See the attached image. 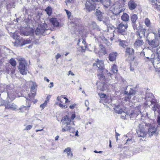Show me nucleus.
Segmentation results:
<instances>
[{
	"label": "nucleus",
	"mask_w": 160,
	"mask_h": 160,
	"mask_svg": "<svg viewBox=\"0 0 160 160\" xmlns=\"http://www.w3.org/2000/svg\"><path fill=\"white\" fill-rule=\"evenodd\" d=\"M147 116L148 118L147 122H143L139 125V131L138 133V137L144 138L147 134L151 137L153 135L157 136L158 133L157 130V127L155 122L153 119L150 118L147 113Z\"/></svg>",
	"instance_id": "nucleus-1"
},
{
	"label": "nucleus",
	"mask_w": 160,
	"mask_h": 160,
	"mask_svg": "<svg viewBox=\"0 0 160 160\" xmlns=\"http://www.w3.org/2000/svg\"><path fill=\"white\" fill-rule=\"evenodd\" d=\"M145 29H142L138 31L135 33L137 38L134 44L135 48H141L144 44V41L142 39L145 36Z\"/></svg>",
	"instance_id": "nucleus-2"
},
{
	"label": "nucleus",
	"mask_w": 160,
	"mask_h": 160,
	"mask_svg": "<svg viewBox=\"0 0 160 160\" xmlns=\"http://www.w3.org/2000/svg\"><path fill=\"white\" fill-rule=\"evenodd\" d=\"M156 34L155 32L150 33L147 36L146 41L148 44L152 48H156L159 46L160 40L156 37Z\"/></svg>",
	"instance_id": "nucleus-3"
},
{
	"label": "nucleus",
	"mask_w": 160,
	"mask_h": 160,
	"mask_svg": "<svg viewBox=\"0 0 160 160\" xmlns=\"http://www.w3.org/2000/svg\"><path fill=\"white\" fill-rule=\"evenodd\" d=\"M96 63H93V67L96 66L98 68L97 70L98 72V76L99 79L100 80H106L104 76H103V71L105 69L104 68L103 62L102 61H99Z\"/></svg>",
	"instance_id": "nucleus-4"
},
{
	"label": "nucleus",
	"mask_w": 160,
	"mask_h": 160,
	"mask_svg": "<svg viewBox=\"0 0 160 160\" xmlns=\"http://www.w3.org/2000/svg\"><path fill=\"white\" fill-rule=\"evenodd\" d=\"M154 96L152 93H146L145 99L147 104H149V103L148 102H149L151 104L154 105L152 107V110L154 112V114H155L156 108H158L159 105L157 100L154 99Z\"/></svg>",
	"instance_id": "nucleus-5"
},
{
	"label": "nucleus",
	"mask_w": 160,
	"mask_h": 160,
	"mask_svg": "<svg viewBox=\"0 0 160 160\" xmlns=\"http://www.w3.org/2000/svg\"><path fill=\"white\" fill-rule=\"evenodd\" d=\"M141 106H138L135 107L133 111L131 112L125 113L124 112L121 116V118L123 119H125V117L127 115L130 116V118L132 119L136 118L138 116L139 113H141Z\"/></svg>",
	"instance_id": "nucleus-6"
},
{
	"label": "nucleus",
	"mask_w": 160,
	"mask_h": 160,
	"mask_svg": "<svg viewBox=\"0 0 160 160\" xmlns=\"http://www.w3.org/2000/svg\"><path fill=\"white\" fill-rule=\"evenodd\" d=\"M19 66L18 68L20 73L22 75H26L28 70L26 68V62L24 58H19L18 59Z\"/></svg>",
	"instance_id": "nucleus-7"
},
{
	"label": "nucleus",
	"mask_w": 160,
	"mask_h": 160,
	"mask_svg": "<svg viewBox=\"0 0 160 160\" xmlns=\"http://www.w3.org/2000/svg\"><path fill=\"white\" fill-rule=\"evenodd\" d=\"M48 29L47 28V25L45 23H42L37 28L36 30V34L37 35L42 34L45 35L44 32Z\"/></svg>",
	"instance_id": "nucleus-8"
},
{
	"label": "nucleus",
	"mask_w": 160,
	"mask_h": 160,
	"mask_svg": "<svg viewBox=\"0 0 160 160\" xmlns=\"http://www.w3.org/2000/svg\"><path fill=\"white\" fill-rule=\"evenodd\" d=\"M128 27L127 24H124L123 22L119 24L115 29L117 30L118 33L122 35H124L127 34L126 30Z\"/></svg>",
	"instance_id": "nucleus-9"
},
{
	"label": "nucleus",
	"mask_w": 160,
	"mask_h": 160,
	"mask_svg": "<svg viewBox=\"0 0 160 160\" xmlns=\"http://www.w3.org/2000/svg\"><path fill=\"white\" fill-rule=\"evenodd\" d=\"M95 14L97 17V19L99 21H102L104 23L106 24L105 18V19H107V18L106 17L105 18L104 16H103L102 12L100 10L97 9Z\"/></svg>",
	"instance_id": "nucleus-10"
},
{
	"label": "nucleus",
	"mask_w": 160,
	"mask_h": 160,
	"mask_svg": "<svg viewBox=\"0 0 160 160\" xmlns=\"http://www.w3.org/2000/svg\"><path fill=\"white\" fill-rule=\"evenodd\" d=\"M85 8L88 12H91L95 9L96 7L94 3H91L89 1H87L85 4Z\"/></svg>",
	"instance_id": "nucleus-11"
},
{
	"label": "nucleus",
	"mask_w": 160,
	"mask_h": 160,
	"mask_svg": "<svg viewBox=\"0 0 160 160\" xmlns=\"http://www.w3.org/2000/svg\"><path fill=\"white\" fill-rule=\"evenodd\" d=\"M128 4L129 9L131 10H132L136 8L138 6V3L134 0H129Z\"/></svg>",
	"instance_id": "nucleus-12"
},
{
	"label": "nucleus",
	"mask_w": 160,
	"mask_h": 160,
	"mask_svg": "<svg viewBox=\"0 0 160 160\" xmlns=\"http://www.w3.org/2000/svg\"><path fill=\"white\" fill-rule=\"evenodd\" d=\"M5 108L10 109L13 111H16L18 110V106L15 104L12 103H8L5 105Z\"/></svg>",
	"instance_id": "nucleus-13"
},
{
	"label": "nucleus",
	"mask_w": 160,
	"mask_h": 160,
	"mask_svg": "<svg viewBox=\"0 0 160 160\" xmlns=\"http://www.w3.org/2000/svg\"><path fill=\"white\" fill-rule=\"evenodd\" d=\"M124 10V6L122 5L117 6L114 8L113 12L116 15H119Z\"/></svg>",
	"instance_id": "nucleus-14"
},
{
	"label": "nucleus",
	"mask_w": 160,
	"mask_h": 160,
	"mask_svg": "<svg viewBox=\"0 0 160 160\" xmlns=\"http://www.w3.org/2000/svg\"><path fill=\"white\" fill-rule=\"evenodd\" d=\"M117 55L118 53L116 52L110 53L109 55V60L112 62L114 61L116 59Z\"/></svg>",
	"instance_id": "nucleus-15"
},
{
	"label": "nucleus",
	"mask_w": 160,
	"mask_h": 160,
	"mask_svg": "<svg viewBox=\"0 0 160 160\" xmlns=\"http://www.w3.org/2000/svg\"><path fill=\"white\" fill-rule=\"evenodd\" d=\"M152 3V6L157 9H160V2H157V0H148Z\"/></svg>",
	"instance_id": "nucleus-16"
},
{
	"label": "nucleus",
	"mask_w": 160,
	"mask_h": 160,
	"mask_svg": "<svg viewBox=\"0 0 160 160\" xmlns=\"http://www.w3.org/2000/svg\"><path fill=\"white\" fill-rule=\"evenodd\" d=\"M134 53V49L130 48H127L126 49L125 53L126 56H128L129 57L130 55H132Z\"/></svg>",
	"instance_id": "nucleus-17"
},
{
	"label": "nucleus",
	"mask_w": 160,
	"mask_h": 160,
	"mask_svg": "<svg viewBox=\"0 0 160 160\" xmlns=\"http://www.w3.org/2000/svg\"><path fill=\"white\" fill-rule=\"evenodd\" d=\"M63 152L67 153L68 157L69 158H71L73 156L71 148L70 147H68L65 149L63 151Z\"/></svg>",
	"instance_id": "nucleus-18"
},
{
	"label": "nucleus",
	"mask_w": 160,
	"mask_h": 160,
	"mask_svg": "<svg viewBox=\"0 0 160 160\" xmlns=\"http://www.w3.org/2000/svg\"><path fill=\"white\" fill-rule=\"evenodd\" d=\"M108 72V70H106V69H105L103 71V72H104L105 74V75L106 76L108 77V78H106L105 76H104V77H105V78H106V80H105L106 81H108L109 80H110V78L111 77V76L112 74V73H112L111 72ZM103 76H104V75H103ZM102 80V81L103 80Z\"/></svg>",
	"instance_id": "nucleus-19"
},
{
	"label": "nucleus",
	"mask_w": 160,
	"mask_h": 160,
	"mask_svg": "<svg viewBox=\"0 0 160 160\" xmlns=\"http://www.w3.org/2000/svg\"><path fill=\"white\" fill-rule=\"evenodd\" d=\"M121 19L123 22H127L129 21V17L127 13H123L121 17Z\"/></svg>",
	"instance_id": "nucleus-20"
},
{
	"label": "nucleus",
	"mask_w": 160,
	"mask_h": 160,
	"mask_svg": "<svg viewBox=\"0 0 160 160\" xmlns=\"http://www.w3.org/2000/svg\"><path fill=\"white\" fill-rule=\"evenodd\" d=\"M50 21L54 26L58 27L59 25V23L58 22L56 18H51L50 19Z\"/></svg>",
	"instance_id": "nucleus-21"
},
{
	"label": "nucleus",
	"mask_w": 160,
	"mask_h": 160,
	"mask_svg": "<svg viewBox=\"0 0 160 160\" xmlns=\"http://www.w3.org/2000/svg\"><path fill=\"white\" fill-rule=\"evenodd\" d=\"M118 42H119V45L123 48H125L128 45V43L125 41L122 40L121 39H119Z\"/></svg>",
	"instance_id": "nucleus-22"
},
{
	"label": "nucleus",
	"mask_w": 160,
	"mask_h": 160,
	"mask_svg": "<svg viewBox=\"0 0 160 160\" xmlns=\"http://www.w3.org/2000/svg\"><path fill=\"white\" fill-rule=\"evenodd\" d=\"M31 106V104H28V106H22L19 109L20 110L19 112H23L25 111L28 110H29V108Z\"/></svg>",
	"instance_id": "nucleus-23"
},
{
	"label": "nucleus",
	"mask_w": 160,
	"mask_h": 160,
	"mask_svg": "<svg viewBox=\"0 0 160 160\" xmlns=\"http://www.w3.org/2000/svg\"><path fill=\"white\" fill-rule=\"evenodd\" d=\"M100 37L101 38L102 40V43H103L106 44L108 46H110L111 44V43L107 39L105 38L104 37Z\"/></svg>",
	"instance_id": "nucleus-24"
},
{
	"label": "nucleus",
	"mask_w": 160,
	"mask_h": 160,
	"mask_svg": "<svg viewBox=\"0 0 160 160\" xmlns=\"http://www.w3.org/2000/svg\"><path fill=\"white\" fill-rule=\"evenodd\" d=\"M90 27L93 29H95L98 31L100 30L99 27L97 25L96 23L95 22H92L90 25Z\"/></svg>",
	"instance_id": "nucleus-25"
},
{
	"label": "nucleus",
	"mask_w": 160,
	"mask_h": 160,
	"mask_svg": "<svg viewBox=\"0 0 160 160\" xmlns=\"http://www.w3.org/2000/svg\"><path fill=\"white\" fill-rule=\"evenodd\" d=\"M132 26L134 29V30H136V32L138 30L140 31L142 29H144V28H143L142 27V26H139L138 27V28H139V29H138L137 25L136 24V22H135L134 23H132Z\"/></svg>",
	"instance_id": "nucleus-26"
},
{
	"label": "nucleus",
	"mask_w": 160,
	"mask_h": 160,
	"mask_svg": "<svg viewBox=\"0 0 160 160\" xmlns=\"http://www.w3.org/2000/svg\"><path fill=\"white\" fill-rule=\"evenodd\" d=\"M110 71L112 73H113L116 74L118 72L117 68L115 64H113L111 66Z\"/></svg>",
	"instance_id": "nucleus-27"
},
{
	"label": "nucleus",
	"mask_w": 160,
	"mask_h": 160,
	"mask_svg": "<svg viewBox=\"0 0 160 160\" xmlns=\"http://www.w3.org/2000/svg\"><path fill=\"white\" fill-rule=\"evenodd\" d=\"M132 23L136 22V21L138 18V16L136 14H133L130 17Z\"/></svg>",
	"instance_id": "nucleus-28"
},
{
	"label": "nucleus",
	"mask_w": 160,
	"mask_h": 160,
	"mask_svg": "<svg viewBox=\"0 0 160 160\" xmlns=\"http://www.w3.org/2000/svg\"><path fill=\"white\" fill-rule=\"evenodd\" d=\"M112 3L110 0L107 1L106 3L103 4L105 8L111 9Z\"/></svg>",
	"instance_id": "nucleus-29"
},
{
	"label": "nucleus",
	"mask_w": 160,
	"mask_h": 160,
	"mask_svg": "<svg viewBox=\"0 0 160 160\" xmlns=\"http://www.w3.org/2000/svg\"><path fill=\"white\" fill-rule=\"evenodd\" d=\"M144 23L147 27L150 28L151 27V23L150 20L148 18H145L144 20Z\"/></svg>",
	"instance_id": "nucleus-30"
},
{
	"label": "nucleus",
	"mask_w": 160,
	"mask_h": 160,
	"mask_svg": "<svg viewBox=\"0 0 160 160\" xmlns=\"http://www.w3.org/2000/svg\"><path fill=\"white\" fill-rule=\"evenodd\" d=\"M63 120L65 121L64 124L67 125H69L71 121V119L67 115L65 116L64 117Z\"/></svg>",
	"instance_id": "nucleus-31"
},
{
	"label": "nucleus",
	"mask_w": 160,
	"mask_h": 160,
	"mask_svg": "<svg viewBox=\"0 0 160 160\" xmlns=\"http://www.w3.org/2000/svg\"><path fill=\"white\" fill-rule=\"evenodd\" d=\"M33 40H35V38H31L25 40L23 41V44L22 45H23L26 44H29L30 43H31V42H33Z\"/></svg>",
	"instance_id": "nucleus-32"
},
{
	"label": "nucleus",
	"mask_w": 160,
	"mask_h": 160,
	"mask_svg": "<svg viewBox=\"0 0 160 160\" xmlns=\"http://www.w3.org/2000/svg\"><path fill=\"white\" fill-rule=\"evenodd\" d=\"M8 96L10 99L12 101L13 100L15 99L16 98V96L13 94V93H7Z\"/></svg>",
	"instance_id": "nucleus-33"
},
{
	"label": "nucleus",
	"mask_w": 160,
	"mask_h": 160,
	"mask_svg": "<svg viewBox=\"0 0 160 160\" xmlns=\"http://www.w3.org/2000/svg\"><path fill=\"white\" fill-rule=\"evenodd\" d=\"M45 11L46 12L47 14L49 16H50L52 13V9L50 7H48L45 9Z\"/></svg>",
	"instance_id": "nucleus-34"
},
{
	"label": "nucleus",
	"mask_w": 160,
	"mask_h": 160,
	"mask_svg": "<svg viewBox=\"0 0 160 160\" xmlns=\"http://www.w3.org/2000/svg\"><path fill=\"white\" fill-rule=\"evenodd\" d=\"M41 14L40 13H38L37 15H36L35 17L34 18V20L36 23H39V20L40 19V16Z\"/></svg>",
	"instance_id": "nucleus-35"
},
{
	"label": "nucleus",
	"mask_w": 160,
	"mask_h": 160,
	"mask_svg": "<svg viewBox=\"0 0 160 160\" xmlns=\"http://www.w3.org/2000/svg\"><path fill=\"white\" fill-rule=\"evenodd\" d=\"M155 112H157L158 114L157 118V122L158 124L160 125V109L158 108H156Z\"/></svg>",
	"instance_id": "nucleus-36"
},
{
	"label": "nucleus",
	"mask_w": 160,
	"mask_h": 160,
	"mask_svg": "<svg viewBox=\"0 0 160 160\" xmlns=\"http://www.w3.org/2000/svg\"><path fill=\"white\" fill-rule=\"evenodd\" d=\"M62 131L63 132H64L69 130L70 127L68 126L67 125L65 126H62Z\"/></svg>",
	"instance_id": "nucleus-37"
},
{
	"label": "nucleus",
	"mask_w": 160,
	"mask_h": 160,
	"mask_svg": "<svg viewBox=\"0 0 160 160\" xmlns=\"http://www.w3.org/2000/svg\"><path fill=\"white\" fill-rule=\"evenodd\" d=\"M9 63L12 66H15L16 65V62L14 58L11 59L9 61Z\"/></svg>",
	"instance_id": "nucleus-38"
},
{
	"label": "nucleus",
	"mask_w": 160,
	"mask_h": 160,
	"mask_svg": "<svg viewBox=\"0 0 160 160\" xmlns=\"http://www.w3.org/2000/svg\"><path fill=\"white\" fill-rule=\"evenodd\" d=\"M127 142L125 143V144H130L132 143L134 141L132 138H128L127 140Z\"/></svg>",
	"instance_id": "nucleus-39"
},
{
	"label": "nucleus",
	"mask_w": 160,
	"mask_h": 160,
	"mask_svg": "<svg viewBox=\"0 0 160 160\" xmlns=\"http://www.w3.org/2000/svg\"><path fill=\"white\" fill-rule=\"evenodd\" d=\"M134 93L135 91L131 88L129 93H128V92L126 91H125L124 92V93L125 94H128L131 96H132L133 94H134Z\"/></svg>",
	"instance_id": "nucleus-40"
},
{
	"label": "nucleus",
	"mask_w": 160,
	"mask_h": 160,
	"mask_svg": "<svg viewBox=\"0 0 160 160\" xmlns=\"http://www.w3.org/2000/svg\"><path fill=\"white\" fill-rule=\"evenodd\" d=\"M63 96L62 95L61 97L58 96L57 98V100L59 102V103H63Z\"/></svg>",
	"instance_id": "nucleus-41"
},
{
	"label": "nucleus",
	"mask_w": 160,
	"mask_h": 160,
	"mask_svg": "<svg viewBox=\"0 0 160 160\" xmlns=\"http://www.w3.org/2000/svg\"><path fill=\"white\" fill-rule=\"evenodd\" d=\"M87 48V46H80L78 47V49L79 50H81L82 52H85Z\"/></svg>",
	"instance_id": "nucleus-42"
},
{
	"label": "nucleus",
	"mask_w": 160,
	"mask_h": 160,
	"mask_svg": "<svg viewBox=\"0 0 160 160\" xmlns=\"http://www.w3.org/2000/svg\"><path fill=\"white\" fill-rule=\"evenodd\" d=\"M115 111L116 113L119 114H121L123 112H124V111L122 109H115Z\"/></svg>",
	"instance_id": "nucleus-43"
},
{
	"label": "nucleus",
	"mask_w": 160,
	"mask_h": 160,
	"mask_svg": "<svg viewBox=\"0 0 160 160\" xmlns=\"http://www.w3.org/2000/svg\"><path fill=\"white\" fill-rule=\"evenodd\" d=\"M154 55L152 54L151 56V58H149L148 57H146V58L148 59V61H151V62L152 63V64H153L154 63V62H152V61L151 59H152L153 60H154V61L155 58H156L155 57L154 58Z\"/></svg>",
	"instance_id": "nucleus-44"
},
{
	"label": "nucleus",
	"mask_w": 160,
	"mask_h": 160,
	"mask_svg": "<svg viewBox=\"0 0 160 160\" xmlns=\"http://www.w3.org/2000/svg\"><path fill=\"white\" fill-rule=\"evenodd\" d=\"M47 100H46L44 102L40 105V107L42 109H43L47 105Z\"/></svg>",
	"instance_id": "nucleus-45"
},
{
	"label": "nucleus",
	"mask_w": 160,
	"mask_h": 160,
	"mask_svg": "<svg viewBox=\"0 0 160 160\" xmlns=\"http://www.w3.org/2000/svg\"><path fill=\"white\" fill-rule=\"evenodd\" d=\"M127 94V96H126L124 98V100L126 102L129 101L132 96L128 94Z\"/></svg>",
	"instance_id": "nucleus-46"
},
{
	"label": "nucleus",
	"mask_w": 160,
	"mask_h": 160,
	"mask_svg": "<svg viewBox=\"0 0 160 160\" xmlns=\"http://www.w3.org/2000/svg\"><path fill=\"white\" fill-rule=\"evenodd\" d=\"M57 105H58L59 107L61 108H67L68 107L67 106L65 105H63L62 103H59L58 104V103H56Z\"/></svg>",
	"instance_id": "nucleus-47"
},
{
	"label": "nucleus",
	"mask_w": 160,
	"mask_h": 160,
	"mask_svg": "<svg viewBox=\"0 0 160 160\" xmlns=\"http://www.w3.org/2000/svg\"><path fill=\"white\" fill-rule=\"evenodd\" d=\"M37 86L35 82H32L31 89H32V90L36 89Z\"/></svg>",
	"instance_id": "nucleus-48"
},
{
	"label": "nucleus",
	"mask_w": 160,
	"mask_h": 160,
	"mask_svg": "<svg viewBox=\"0 0 160 160\" xmlns=\"http://www.w3.org/2000/svg\"><path fill=\"white\" fill-rule=\"evenodd\" d=\"M68 131L70 132H72V133H74V132H75V129L72 127H70Z\"/></svg>",
	"instance_id": "nucleus-49"
},
{
	"label": "nucleus",
	"mask_w": 160,
	"mask_h": 160,
	"mask_svg": "<svg viewBox=\"0 0 160 160\" xmlns=\"http://www.w3.org/2000/svg\"><path fill=\"white\" fill-rule=\"evenodd\" d=\"M107 89V87L106 85L104 84L103 85L102 88H101L100 89L101 91H104L106 90Z\"/></svg>",
	"instance_id": "nucleus-50"
},
{
	"label": "nucleus",
	"mask_w": 160,
	"mask_h": 160,
	"mask_svg": "<svg viewBox=\"0 0 160 160\" xmlns=\"http://www.w3.org/2000/svg\"><path fill=\"white\" fill-rule=\"evenodd\" d=\"M101 98L102 99L106 98V95L105 94H99Z\"/></svg>",
	"instance_id": "nucleus-51"
},
{
	"label": "nucleus",
	"mask_w": 160,
	"mask_h": 160,
	"mask_svg": "<svg viewBox=\"0 0 160 160\" xmlns=\"http://www.w3.org/2000/svg\"><path fill=\"white\" fill-rule=\"evenodd\" d=\"M156 52L157 54L158 55L157 57H159V55H160V48H158L157 49Z\"/></svg>",
	"instance_id": "nucleus-52"
},
{
	"label": "nucleus",
	"mask_w": 160,
	"mask_h": 160,
	"mask_svg": "<svg viewBox=\"0 0 160 160\" xmlns=\"http://www.w3.org/2000/svg\"><path fill=\"white\" fill-rule=\"evenodd\" d=\"M36 89L32 90V89H31V92L32 93V97H33L34 96V94L36 92Z\"/></svg>",
	"instance_id": "nucleus-53"
},
{
	"label": "nucleus",
	"mask_w": 160,
	"mask_h": 160,
	"mask_svg": "<svg viewBox=\"0 0 160 160\" xmlns=\"http://www.w3.org/2000/svg\"><path fill=\"white\" fill-rule=\"evenodd\" d=\"M32 126L31 125H29L27 126L26 127L25 129L28 130L31 129L32 128Z\"/></svg>",
	"instance_id": "nucleus-54"
},
{
	"label": "nucleus",
	"mask_w": 160,
	"mask_h": 160,
	"mask_svg": "<svg viewBox=\"0 0 160 160\" xmlns=\"http://www.w3.org/2000/svg\"><path fill=\"white\" fill-rule=\"evenodd\" d=\"M65 11L67 15L69 17L71 15V13L68 10L66 9H65Z\"/></svg>",
	"instance_id": "nucleus-55"
},
{
	"label": "nucleus",
	"mask_w": 160,
	"mask_h": 160,
	"mask_svg": "<svg viewBox=\"0 0 160 160\" xmlns=\"http://www.w3.org/2000/svg\"><path fill=\"white\" fill-rule=\"evenodd\" d=\"M76 106V104H73L69 106V108L71 109H73Z\"/></svg>",
	"instance_id": "nucleus-56"
},
{
	"label": "nucleus",
	"mask_w": 160,
	"mask_h": 160,
	"mask_svg": "<svg viewBox=\"0 0 160 160\" xmlns=\"http://www.w3.org/2000/svg\"><path fill=\"white\" fill-rule=\"evenodd\" d=\"M61 56V55L59 53H58L55 56V58L56 60L58 59Z\"/></svg>",
	"instance_id": "nucleus-57"
},
{
	"label": "nucleus",
	"mask_w": 160,
	"mask_h": 160,
	"mask_svg": "<svg viewBox=\"0 0 160 160\" xmlns=\"http://www.w3.org/2000/svg\"><path fill=\"white\" fill-rule=\"evenodd\" d=\"M40 159L41 160H47L48 159L45 156H42L40 157Z\"/></svg>",
	"instance_id": "nucleus-58"
},
{
	"label": "nucleus",
	"mask_w": 160,
	"mask_h": 160,
	"mask_svg": "<svg viewBox=\"0 0 160 160\" xmlns=\"http://www.w3.org/2000/svg\"><path fill=\"white\" fill-rule=\"evenodd\" d=\"M75 117V115L74 114H73L72 115L71 117V119L73 120Z\"/></svg>",
	"instance_id": "nucleus-59"
},
{
	"label": "nucleus",
	"mask_w": 160,
	"mask_h": 160,
	"mask_svg": "<svg viewBox=\"0 0 160 160\" xmlns=\"http://www.w3.org/2000/svg\"><path fill=\"white\" fill-rule=\"evenodd\" d=\"M26 99L27 100H29V101L31 102L32 100V98H31L30 95H29V97L28 98H26Z\"/></svg>",
	"instance_id": "nucleus-60"
},
{
	"label": "nucleus",
	"mask_w": 160,
	"mask_h": 160,
	"mask_svg": "<svg viewBox=\"0 0 160 160\" xmlns=\"http://www.w3.org/2000/svg\"><path fill=\"white\" fill-rule=\"evenodd\" d=\"M85 106L86 107H87L89 105V102L88 100H86L85 101Z\"/></svg>",
	"instance_id": "nucleus-61"
},
{
	"label": "nucleus",
	"mask_w": 160,
	"mask_h": 160,
	"mask_svg": "<svg viewBox=\"0 0 160 160\" xmlns=\"http://www.w3.org/2000/svg\"><path fill=\"white\" fill-rule=\"evenodd\" d=\"M70 74H71L72 76L74 75V74H73L71 71H69L68 73V75H69Z\"/></svg>",
	"instance_id": "nucleus-62"
},
{
	"label": "nucleus",
	"mask_w": 160,
	"mask_h": 160,
	"mask_svg": "<svg viewBox=\"0 0 160 160\" xmlns=\"http://www.w3.org/2000/svg\"><path fill=\"white\" fill-rule=\"evenodd\" d=\"M120 106L118 105H115V108H114V109H119V107Z\"/></svg>",
	"instance_id": "nucleus-63"
},
{
	"label": "nucleus",
	"mask_w": 160,
	"mask_h": 160,
	"mask_svg": "<svg viewBox=\"0 0 160 160\" xmlns=\"http://www.w3.org/2000/svg\"><path fill=\"white\" fill-rule=\"evenodd\" d=\"M158 36L159 38V40H160V28H159L158 29Z\"/></svg>",
	"instance_id": "nucleus-64"
}]
</instances>
